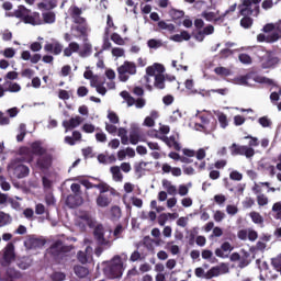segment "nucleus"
Listing matches in <instances>:
<instances>
[{
    "instance_id": "obj_33",
    "label": "nucleus",
    "mask_w": 281,
    "mask_h": 281,
    "mask_svg": "<svg viewBox=\"0 0 281 281\" xmlns=\"http://www.w3.org/2000/svg\"><path fill=\"white\" fill-rule=\"evenodd\" d=\"M11 223H12V217L4 212H0V228Z\"/></svg>"
},
{
    "instance_id": "obj_62",
    "label": "nucleus",
    "mask_w": 281,
    "mask_h": 281,
    "mask_svg": "<svg viewBox=\"0 0 281 281\" xmlns=\"http://www.w3.org/2000/svg\"><path fill=\"white\" fill-rule=\"evenodd\" d=\"M182 114L179 110H175L170 116V122L176 123L179 119H181Z\"/></svg>"
},
{
    "instance_id": "obj_40",
    "label": "nucleus",
    "mask_w": 281,
    "mask_h": 281,
    "mask_svg": "<svg viewBox=\"0 0 281 281\" xmlns=\"http://www.w3.org/2000/svg\"><path fill=\"white\" fill-rule=\"evenodd\" d=\"M111 41L120 46H124L126 44L124 38H122V36H120V34H117V33H113L111 35Z\"/></svg>"
},
{
    "instance_id": "obj_64",
    "label": "nucleus",
    "mask_w": 281,
    "mask_h": 281,
    "mask_svg": "<svg viewBox=\"0 0 281 281\" xmlns=\"http://www.w3.org/2000/svg\"><path fill=\"white\" fill-rule=\"evenodd\" d=\"M30 49L34 53H37V52L42 50V44L38 42H35V43L31 44Z\"/></svg>"
},
{
    "instance_id": "obj_56",
    "label": "nucleus",
    "mask_w": 281,
    "mask_h": 281,
    "mask_svg": "<svg viewBox=\"0 0 281 281\" xmlns=\"http://www.w3.org/2000/svg\"><path fill=\"white\" fill-rule=\"evenodd\" d=\"M34 74H35L34 70L31 69V68H26V69H24V70L21 71L22 78H29V79H31V78H33Z\"/></svg>"
},
{
    "instance_id": "obj_28",
    "label": "nucleus",
    "mask_w": 281,
    "mask_h": 281,
    "mask_svg": "<svg viewBox=\"0 0 281 281\" xmlns=\"http://www.w3.org/2000/svg\"><path fill=\"white\" fill-rule=\"evenodd\" d=\"M148 166L147 162L140 161V162H135L134 164V172L137 175L138 178L143 177V173L145 171V168Z\"/></svg>"
},
{
    "instance_id": "obj_31",
    "label": "nucleus",
    "mask_w": 281,
    "mask_h": 281,
    "mask_svg": "<svg viewBox=\"0 0 281 281\" xmlns=\"http://www.w3.org/2000/svg\"><path fill=\"white\" fill-rule=\"evenodd\" d=\"M238 60L240 61V64H243L245 66L252 65V63H254L252 57L247 53H240L238 55Z\"/></svg>"
},
{
    "instance_id": "obj_21",
    "label": "nucleus",
    "mask_w": 281,
    "mask_h": 281,
    "mask_svg": "<svg viewBox=\"0 0 281 281\" xmlns=\"http://www.w3.org/2000/svg\"><path fill=\"white\" fill-rule=\"evenodd\" d=\"M24 23L26 24H32V25H41L43 24V21L41 19V14L38 12H34L32 15L31 13L25 16L23 20Z\"/></svg>"
},
{
    "instance_id": "obj_48",
    "label": "nucleus",
    "mask_w": 281,
    "mask_h": 281,
    "mask_svg": "<svg viewBox=\"0 0 281 281\" xmlns=\"http://www.w3.org/2000/svg\"><path fill=\"white\" fill-rule=\"evenodd\" d=\"M81 131L86 134H93L95 132V127L93 124L85 123Z\"/></svg>"
},
{
    "instance_id": "obj_19",
    "label": "nucleus",
    "mask_w": 281,
    "mask_h": 281,
    "mask_svg": "<svg viewBox=\"0 0 281 281\" xmlns=\"http://www.w3.org/2000/svg\"><path fill=\"white\" fill-rule=\"evenodd\" d=\"M100 194L97 198V205L100 207H108L112 203V199L110 195H108V191L99 190Z\"/></svg>"
},
{
    "instance_id": "obj_55",
    "label": "nucleus",
    "mask_w": 281,
    "mask_h": 281,
    "mask_svg": "<svg viewBox=\"0 0 281 281\" xmlns=\"http://www.w3.org/2000/svg\"><path fill=\"white\" fill-rule=\"evenodd\" d=\"M245 139H250L248 143V147L252 148V147H257L259 146V139L257 137L254 136H245Z\"/></svg>"
},
{
    "instance_id": "obj_11",
    "label": "nucleus",
    "mask_w": 281,
    "mask_h": 281,
    "mask_svg": "<svg viewBox=\"0 0 281 281\" xmlns=\"http://www.w3.org/2000/svg\"><path fill=\"white\" fill-rule=\"evenodd\" d=\"M19 158L16 160L21 162L32 164L34 161V154L32 148L23 146L19 148Z\"/></svg>"
},
{
    "instance_id": "obj_25",
    "label": "nucleus",
    "mask_w": 281,
    "mask_h": 281,
    "mask_svg": "<svg viewBox=\"0 0 281 281\" xmlns=\"http://www.w3.org/2000/svg\"><path fill=\"white\" fill-rule=\"evenodd\" d=\"M29 244L31 246V248L33 249H40L43 248L46 244V240L44 238H40V237H31L29 239Z\"/></svg>"
},
{
    "instance_id": "obj_44",
    "label": "nucleus",
    "mask_w": 281,
    "mask_h": 281,
    "mask_svg": "<svg viewBox=\"0 0 281 281\" xmlns=\"http://www.w3.org/2000/svg\"><path fill=\"white\" fill-rule=\"evenodd\" d=\"M217 121H220L221 127L226 128L228 126V120L225 113L217 115Z\"/></svg>"
},
{
    "instance_id": "obj_57",
    "label": "nucleus",
    "mask_w": 281,
    "mask_h": 281,
    "mask_svg": "<svg viewBox=\"0 0 281 281\" xmlns=\"http://www.w3.org/2000/svg\"><path fill=\"white\" fill-rule=\"evenodd\" d=\"M3 56L8 59H11L15 56V49L14 48H4Z\"/></svg>"
},
{
    "instance_id": "obj_32",
    "label": "nucleus",
    "mask_w": 281,
    "mask_h": 281,
    "mask_svg": "<svg viewBox=\"0 0 281 281\" xmlns=\"http://www.w3.org/2000/svg\"><path fill=\"white\" fill-rule=\"evenodd\" d=\"M221 273V269L218 267H212L211 269H209L206 271V273L204 274V279L206 280H211L214 277H218Z\"/></svg>"
},
{
    "instance_id": "obj_34",
    "label": "nucleus",
    "mask_w": 281,
    "mask_h": 281,
    "mask_svg": "<svg viewBox=\"0 0 281 281\" xmlns=\"http://www.w3.org/2000/svg\"><path fill=\"white\" fill-rule=\"evenodd\" d=\"M43 21L44 23H47V24H52L56 22V13H54L53 11L43 13Z\"/></svg>"
},
{
    "instance_id": "obj_27",
    "label": "nucleus",
    "mask_w": 281,
    "mask_h": 281,
    "mask_svg": "<svg viewBox=\"0 0 281 281\" xmlns=\"http://www.w3.org/2000/svg\"><path fill=\"white\" fill-rule=\"evenodd\" d=\"M74 272L78 278L83 279L89 274V269L85 266H75Z\"/></svg>"
},
{
    "instance_id": "obj_38",
    "label": "nucleus",
    "mask_w": 281,
    "mask_h": 281,
    "mask_svg": "<svg viewBox=\"0 0 281 281\" xmlns=\"http://www.w3.org/2000/svg\"><path fill=\"white\" fill-rule=\"evenodd\" d=\"M5 83L8 85V88L5 89V91H9V92H20L21 91V86L18 82L7 81Z\"/></svg>"
},
{
    "instance_id": "obj_14",
    "label": "nucleus",
    "mask_w": 281,
    "mask_h": 281,
    "mask_svg": "<svg viewBox=\"0 0 281 281\" xmlns=\"http://www.w3.org/2000/svg\"><path fill=\"white\" fill-rule=\"evenodd\" d=\"M44 50L46 53L53 54L55 56H58L63 53L64 46L58 41H54V43H47L44 46Z\"/></svg>"
},
{
    "instance_id": "obj_23",
    "label": "nucleus",
    "mask_w": 281,
    "mask_h": 281,
    "mask_svg": "<svg viewBox=\"0 0 281 281\" xmlns=\"http://www.w3.org/2000/svg\"><path fill=\"white\" fill-rule=\"evenodd\" d=\"M140 130L138 126L133 125L130 131V144L136 145L139 142Z\"/></svg>"
},
{
    "instance_id": "obj_42",
    "label": "nucleus",
    "mask_w": 281,
    "mask_h": 281,
    "mask_svg": "<svg viewBox=\"0 0 281 281\" xmlns=\"http://www.w3.org/2000/svg\"><path fill=\"white\" fill-rule=\"evenodd\" d=\"M66 278H67L66 273L58 272V271L53 272L52 276H50V279L53 281H64V280H66Z\"/></svg>"
},
{
    "instance_id": "obj_8",
    "label": "nucleus",
    "mask_w": 281,
    "mask_h": 281,
    "mask_svg": "<svg viewBox=\"0 0 281 281\" xmlns=\"http://www.w3.org/2000/svg\"><path fill=\"white\" fill-rule=\"evenodd\" d=\"M119 80L125 82L130 80V76L137 75V65L134 61L125 60L123 65L117 68Z\"/></svg>"
},
{
    "instance_id": "obj_47",
    "label": "nucleus",
    "mask_w": 281,
    "mask_h": 281,
    "mask_svg": "<svg viewBox=\"0 0 281 281\" xmlns=\"http://www.w3.org/2000/svg\"><path fill=\"white\" fill-rule=\"evenodd\" d=\"M215 75H217V76H231V70L226 67H215Z\"/></svg>"
},
{
    "instance_id": "obj_59",
    "label": "nucleus",
    "mask_w": 281,
    "mask_h": 281,
    "mask_svg": "<svg viewBox=\"0 0 281 281\" xmlns=\"http://www.w3.org/2000/svg\"><path fill=\"white\" fill-rule=\"evenodd\" d=\"M231 180L233 181H241L243 180V175L239 173V171H232L229 175Z\"/></svg>"
},
{
    "instance_id": "obj_16",
    "label": "nucleus",
    "mask_w": 281,
    "mask_h": 281,
    "mask_svg": "<svg viewBox=\"0 0 281 281\" xmlns=\"http://www.w3.org/2000/svg\"><path fill=\"white\" fill-rule=\"evenodd\" d=\"M82 123L81 116L77 115L75 117H70L69 120L63 121V127L66 130V132L71 131L80 126Z\"/></svg>"
},
{
    "instance_id": "obj_18",
    "label": "nucleus",
    "mask_w": 281,
    "mask_h": 281,
    "mask_svg": "<svg viewBox=\"0 0 281 281\" xmlns=\"http://www.w3.org/2000/svg\"><path fill=\"white\" fill-rule=\"evenodd\" d=\"M83 203V198L82 195L78 194H69L66 199V205L69 206L70 209H76Z\"/></svg>"
},
{
    "instance_id": "obj_15",
    "label": "nucleus",
    "mask_w": 281,
    "mask_h": 281,
    "mask_svg": "<svg viewBox=\"0 0 281 281\" xmlns=\"http://www.w3.org/2000/svg\"><path fill=\"white\" fill-rule=\"evenodd\" d=\"M91 254H92V247L87 246L85 250H79L77 252V261L80 262V265H87L91 259Z\"/></svg>"
},
{
    "instance_id": "obj_39",
    "label": "nucleus",
    "mask_w": 281,
    "mask_h": 281,
    "mask_svg": "<svg viewBox=\"0 0 281 281\" xmlns=\"http://www.w3.org/2000/svg\"><path fill=\"white\" fill-rule=\"evenodd\" d=\"M250 218L255 224H263L265 220L262 217V215L258 212H251L250 214Z\"/></svg>"
},
{
    "instance_id": "obj_24",
    "label": "nucleus",
    "mask_w": 281,
    "mask_h": 281,
    "mask_svg": "<svg viewBox=\"0 0 281 281\" xmlns=\"http://www.w3.org/2000/svg\"><path fill=\"white\" fill-rule=\"evenodd\" d=\"M80 50V44L72 42L69 43L66 48H64V57H71L74 53H78Z\"/></svg>"
},
{
    "instance_id": "obj_22",
    "label": "nucleus",
    "mask_w": 281,
    "mask_h": 281,
    "mask_svg": "<svg viewBox=\"0 0 281 281\" xmlns=\"http://www.w3.org/2000/svg\"><path fill=\"white\" fill-rule=\"evenodd\" d=\"M241 2V7H244L240 9L241 16H251L254 14L252 0H243Z\"/></svg>"
},
{
    "instance_id": "obj_9",
    "label": "nucleus",
    "mask_w": 281,
    "mask_h": 281,
    "mask_svg": "<svg viewBox=\"0 0 281 281\" xmlns=\"http://www.w3.org/2000/svg\"><path fill=\"white\" fill-rule=\"evenodd\" d=\"M90 179L98 181L99 183H92L89 179H80L79 183L86 189V190H91V189H98L102 190V192H109L110 191V186L101 180L98 177L90 176Z\"/></svg>"
},
{
    "instance_id": "obj_51",
    "label": "nucleus",
    "mask_w": 281,
    "mask_h": 281,
    "mask_svg": "<svg viewBox=\"0 0 281 281\" xmlns=\"http://www.w3.org/2000/svg\"><path fill=\"white\" fill-rule=\"evenodd\" d=\"M70 190L72 194L82 196L81 186L79 183H71Z\"/></svg>"
},
{
    "instance_id": "obj_54",
    "label": "nucleus",
    "mask_w": 281,
    "mask_h": 281,
    "mask_svg": "<svg viewBox=\"0 0 281 281\" xmlns=\"http://www.w3.org/2000/svg\"><path fill=\"white\" fill-rule=\"evenodd\" d=\"M225 217V213L220 210L215 211V214H213V220L217 223H221Z\"/></svg>"
},
{
    "instance_id": "obj_2",
    "label": "nucleus",
    "mask_w": 281,
    "mask_h": 281,
    "mask_svg": "<svg viewBox=\"0 0 281 281\" xmlns=\"http://www.w3.org/2000/svg\"><path fill=\"white\" fill-rule=\"evenodd\" d=\"M166 68L162 64L154 63V65L146 67V76H154V87H156L159 90H162L166 88L165 81L166 77L165 74Z\"/></svg>"
},
{
    "instance_id": "obj_53",
    "label": "nucleus",
    "mask_w": 281,
    "mask_h": 281,
    "mask_svg": "<svg viewBox=\"0 0 281 281\" xmlns=\"http://www.w3.org/2000/svg\"><path fill=\"white\" fill-rule=\"evenodd\" d=\"M201 16L203 19H205L206 21L212 22V21H214L215 16H216V13L212 12V11H210V12L209 11H203Z\"/></svg>"
},
{
    "instance_id": "obj_13",
    "label": "nucleus",
    "mask_w": 281,
    "mask_h": 281,
    "mask_svg": "<svg viewBox=\"0 0 281 281\" xmlns=\"http://www.w3.org/2000/svg\"><path fill=\"white\" fill-rule=\"evenodd\" d=\"M15 259V246L13 243H8L3 250V261L5 265H11Z\"/></svg>"
},
{
    "instance_id": "obj_45",
    "label": "nucleus",
    "mask_w": 281,
    "mask_h": 281,
    "mask_svg": "<svg viewBox=\"0 0 281 281\" xmlns=\"http://www.w3.org/2000/svg\"><path fill=\"white\" fill-rule=\"evenodd\" d=\"M258 123H259L263 128L270 127V126L272 125V122H271V120H270L268 116H261V117H259Z\"/></svg>"
},
{
    "instance_id": "obj_20",
    "label": "nucleus",
    "mask_w": 281,
    "mask_h": 281,
    "mask_svg": "<svg viewBox=\"0 0 281 281\" xmlns=\"http://www.w3.org/2000/svg\"><path fill=\"white\" fill-rule=\"evenodd\" d=\"M280 40V35L278 33H271L270 35L259 34L257 35V42L273 44Z\"/></svg>"
},
{
    "instance_id": "obj_50",
    "label": "nucleus",
    "mask_w": 281,
    "mask_h": 281,
    "mask_svg": "<svg viewBox=\"0 0 281 281\" xmlns=\"http://www.w3.org/2000/svg\"><path fill=\"white\" fill-rule=\"evenodd\" d=\"M234 54V50L231 48H223L220 52V58L221 59H227L229 56H232Z\"/></svg>"
},
{
    "instance_id": "obj_49",
    "label": "nucleus",
    "mask_w": 281,
    "mask_h": 281,
    "mask_svg": "<svg viewBox=\"0 0 281 281\" xmlns=\"http://www.w3.org/2000/svg\"><path fill=\"white\" fill-rule=\"evenodd\" d=\"M158 26L161 29V30H167L169 31L170 33H172L175 30H176V26L173 24H167L165 21H160L158 23Z\"/></svg>"
},
{
    "instance_id": "obj_10",
    "label": "nucleus",
    "mask_w": 281,
    "mask_h": 281,
    "mask_svg": "<svg viewBox=\"0 0 281 281\" xmlns=\"http://www.w3.org/2000/svg\"><path fill=\"white\" fill-rule=\"evenodd\" d=\"M229 150L233 156H245L246 158H252L256 155V150L252 147L238 145L236 143L231 145Z\"/></svg>"
},
{
    "instance_id": "obj_37",
    "label": "nucleus",
    "mask_w": 281,
    "mask_h": 281,
    "mask_svg": "<svg viewBox=\"0 0 281 281\" xmlns=\"http://www.w3.org/2000/svg\"><path fill=\"white\" fill-rule=\"evenodd\" d=\"M169 15L171 16V19L173 20H178V19H183V16L186 15V12L181 11V10H177V9H171L169 11Z\"/></svg>"
},
{
    "instance_id": "obj_63",
    "label": "nucleus",
    "mask_w": 281,
    "mask_h": 281,
    "mask_svg": "<svg viewBox=\"0 0 281 281\" xmlns=\"http://www.w3.org/2000/svg\"><path fill=\"white\" fill-rule=\"evenodd\" d=\"M12 37H13V34L11 31H9V30L3 31L2 41L10 42L12 40Z\"/></svg>"
},
{
    "instance_id": "obj_29",
    "label": "nucleus",
    "mask_w": 281,
    "mask_h": 281,
    "mask_svg": "<svg viewBox=\"0 0 281 281\" xmlns=\"http://www.w3.org/2000/svg\"><path fill=\"white\" fill-rule=\"evenodd\" d=\"M169 147H173L177 151L181 149L180 144L176 140V136L161 138Z\"/></svg>"
},
{
    "instance_id": "obj_35",
    "label": "nucleus",
    "mask_w": 281,
    "mask_h": 281,
    "mask_svg": "<svg viewBox=\"0 0 281 281\" xmlns=\"http://www.w3.org/2000/svg\"><path fill=\"white\" fill-rule=\"evenodd\" d=\"M254 25V19L249 15H244V18L240 20V26L244 29H251Z\"/></svg>"
},
{
    "instance_id": "obj_60",
    "label": "nucleus",
    "mask_w": 281,
    "mask_h": 281,
    "mask_svg": "<svg viewBox=\"0 0 281 281\" xmlns=\"http://www.w3.org/2000/svg\"><path fill=\"white\" fill-rule=\"evenodd\" d=\"M105 131L111 134V135H114L117 133V127L114 125V124H109L106 123L105 124Z\"/></svg>"
},
{
    "instance_id": "obj_41",
    "label": "nucleus",
    "mask_w": 281,
    "mask_h": 281,
    "mask_svg": "<svg viewBox=\"0 0 281 281\" xmlns=\"http://www.w3.org/2000/svg\"><path fill=\"white\" fill-rule=\"evenodd\" d=\"M162 46V42L158 40H149L147 41V47L151 49H157Z\"/></svg>"
},
{
    "instance_id": "obj_3",
    "label": "nucleus",
    "mask_w": 281,
    "mask_h": 281,
    "mask_svg": "<svg viewBox=\"0 0 281 281\" xmlns=\"http://www.w3.org/2000/svg\"><path fill=\"white\" fill-rule=\"evenodd\" d=\"M124 271V263L122 262V258L120 256H114L112 261H110L106 267L103 269L104 274L109 279H117L121 278Z\"/></svg>"
},
{
    "instance_id": "obj_61",
    "label": "nucleus",
    "mask_w": 281,
    "mask_h": 281,
    "mask_svg": "<svg viewBox=\"0 0 281 281\" xmlns=\"http://www.w3.org/2000/svg\"><path fill=\"white\" fill-rule=\"evenodd\" d=\"M271 265H272L273 269H276L277 271H281V259L280 258H273L271 260Z\"/></svg>"
},
{
    "instance_id": "obj_12",
    "label": "nucleus",
    "mask_w": 281,
    "mask_h": 281,
    "mask_svg": "<svg viewBox=\"0 0 281 281\" xmlns=\"http://www.w3.org/2000/svg\"><path fill=\"white\" fill-rule=\"evenodd\" d=\"M93 235L99 246H104L108 248L111 247V241L104 237V228L102 225L95 227V229L93 231Z\"/></svg>"
},
{
    "instance_id": "obj_5",
    "label": "nucleus",
    "mask_w": 281,
    "mask_h": 281,
    "mask_svg": "<svg viewBox=\"0 0 281 281\" xmlns=\"http://www.w3.org/2000/svg\"><path fill=\"white\" fill-rule=\"evenodd\" d=\"M71 251L70 246L64 245L61 239H57L49 247V252L54 257V259L58 262H61L65 258H67V254Z\"/></svg>"
},
{
    "instance_id": "obj_30",
    "label": "nucleus",
    "mask_w": 281,
    "mask_h": 281,
    "mask_svg": "<svg viewBox=\"0 0 281 281\" xmlns=\"http://www.w3.org/2000/svg\"><path fill=\"white\" fill-rule=\"evenodd\" d=\"M114 181L116 182H122V180H124V175H122V171L120 170V167L114 166L110 169Z\"/></svg>"
},
{
    "instance_id": "obj_43",
    "label": "nucleus",
    "mask_w": 281,
    "mask_h": 281,
    "mask_svg": "<svg viewBox=\"0 0 281 281\" xmlns=\"http://www.w3.org/2000/svg\"><path fill=\"white\" fill-rule=\"evenodd\" d=\"M257 203L259 206L268 205L269 199L266 194L261 193V194L257 195Z\"/></svg>"
},
{
    "instance_id": "obj_17",
    "label": "nucleus",
    "mask_w": 281,
    "mask_h": 281,
    "mask_svg": "<svg viewBox=\"0 0 281 281\" xmlns=\"http://www.w3.org/2000/svg\"><path fill=\"white\" fill-rule=\"evenodd\" d=\"M234 250V247L231 245L229 241H224L221 246V248L215 249V257L221 258V259H226L228 258V255H225L224 252H231Z\"/></svg>"
},
{
    "instance_id": "obj_52",
    "label": "nucleus",
    "mask_w": 281,
    "mask_h": 281,
    "mask_svg": "<svg viewBox=\"0 0 281 281\" xmlns=\"http://www.w3.org/2000/svg\"><path fill=\"white\" fill-rule=\"evenodd\" d=\"M254 81L258 83H267V85H272L273 81L269 78L262 77V76H256L254 77Z\"/></svg>"
},
{
    "instance_id": "obj_58",
    "label": "nucleus",
    "mask_w": 281,
    "mask_h": 281,
    "mask_svg": "<svg viewBox=\"0 0 281 281\" xmlns=\"http://www.w3.org/2000/svg\"><path fill=\"white\" fill-rule=\"evenodd\" d=\"M112 55L114 57H124L125 56V49L124 48H112Z\"/></svg>"
},
{
    "instance_id": "obj_46",
    "label": "nucleus",
    "mask_w": 281,
    "mask_h": 281,
    "mask_svg": "<svg viewBox=\"0 0 281 281\" xmlns=\"http://www.w3.org/2000/svg\"><path fill=\"white\" fill-rule=\"evenodd\" d=\"M108 119L113 125L120 124V116L115 112H109Z\"/></svg>"
},
{
    "instance_id": "obj_6",
    "label": "nucleus",
    "mask_w": 281,
    "mask_h": 281,
    "mask_svg": "<svg viewBox=\"0 0 281 281\" xmlns=\"http://www.w3.org/2000/svg\"><path fill=\"white\" fill-rule=\"evenodd\" d=\"M22 164V161L13 159L8 165V171L16 179H24L30 175V168Z\"/></svg>"
},
{
    "instance_id": "obj_7",
    "label": "nucleus",
    "mask_w": 281,
    "mask_h": 281,
    "mask_svg": "<svg viewBox=\"0 0 281 281\" xmlns=\"http://www.w3.org/2000/svg\"><path fill=\"white\" fill-rule=\"evenodd\" d=\"M199 119L201 123H195V128L198 132H201L205 135H211L213 132H215L217 127V121L215 119H212L211 121L205 114L200 115Z\"/></svg>"
},
{
    "instance_id": "obj_36",
    "label": "nucleus",
    "mask_w": 281,
    "mask_h": 281,
    "mask_svg": "<svg viewBox=\"0 0 281 281\" xmlns=\"http://www.w3.org/2000/svg\"><path fill=\"white\" fill-rule=\"evenodd\" d=\"M92 53L91 44H83L82 49L79 52V56L81 58L89 57Z\"/></svg>"
},
{
    "instance_id": "obj_1",
    "label": "nucleus",
    "mask_w": 281,
    "mask_h": 281,
    "mask_svg": "<svg viewBox=\"0 0 281 281\" xmlns=\"http://www.w3.org/2000/svg\"><path fill=\"white\" fill-rule=\"evenodd\" d=\"M31 150L34 156H38L36 160V166L41 170H48L53 162V156L47 153V149L43 147V144L41 140H35L31 144Z\"/></svg>"
},
{
    "instance_id": "obj_4",
    "label": "nucleus",
    "mask_w": 281,
    "mask_h": 281,
    "mask_svg": "<svg viewBox=\"0 0 281 281\" xmlns=\"http://www.w3.org/2000/svg\"><path fill=\"white\" fill-rule=\"evenodd\" d=\"M204 25L205 23L202 19L194 20V27L196 30V33H192V35H193V38L200 43L204 42L205 37L207 35H212L215 31L212 24H207L205 27Z\"/></svg>"
},
{
    "instance_id": "obj_26",
    "label": "nucleus",
    "mask_w": 281,
    "mask_h": 281,
    "mask_svg": "<svg viewBox=\"0 0 281 281\" xmlns=\"http://www.w3.org/2000/svg\"><path fill=\"white\" fill-rule=\"evenodd\" d=\"M27 14H31V10L26 9L24 5H20L18 10L14 11V16L22 21L27 16Z\"/></svg>"
}]
</instances>
